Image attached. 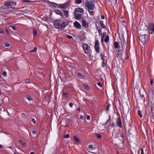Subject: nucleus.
Segmentation results:
<instances>
[{
	"label": "nucleus",
	"mask_w": 154,
	"mask_h": 154,
	"mask_svg": "<svg viewBox=\"0 0 154 154\" xmlns=\"http://www.w3.org/2000/svg\"><path fill=\"white\" fill-rule=\"evenodd\" d=\"M27 98L29 101L32 100V99L30 94H28L26 96Z\"/></svg>",
	"instance_id": "nucleus-23"
},
{
	"label": "nucleus",
	"mask_w": 154,
	"mask_h": 154,
	"mask_svg": "<svg viewBox=\"0 0 154 154\" xmlns=\"http://www.w3.org/2000/svg\"><path fill=\"white\" fill-rule=\"evenodd\" d=\"M149 29V33L151 34L154 32V23H151L150 24Z\"/></svg>",
	"instance_id": "nucleus-5"
},
{
	"label": "nucleus",
	"mask_w": 154,
	"mask_h": 154,
	"mask_svg": "<svg viewBox=\"0 0 154 154\" xmlns=\"http://www.w3.org/2000/svg\"><path fill=\"white\" fill-rule=\"evenodd\" d=\"M68 7V5L66 3L60 4V5L58 6V8H66Z\"/></svg>",
	"instance_id": "nucleus-13"
},
{
	"label": "nucleus",
	"mask_w": 154,
	"mask_h": 154,
	"mask_svg": "<svg viewBox=\"0 0 154 154\" xmlns=\"http://www.w3.org/2000/svg\"><path fill=\"white\" fill-rule=\"evenodd\" d=\"M23 2H29V1L28 0H22Z\"/></svg>",
	"instance_id": "nucleus-50"
},
{
	"label": "nucleus",
	"mask_w": 154,
	"mask_h": 154,
	"mask_svg": "<svg viewBox=\"0 0 154 154\" xmlns=\"http://www.w3.org/2000/svg\"><path fill=\"white\" fill-rule=\"evenodd\" d=\"M98 32H99V34L100 35V34H102V32H101V31L100 30V29H98Z\"/></svg>",
	"instance_id": "nucleus-53"
},
{
	"label": "nucleus",
	"mask_w": 154,
	"mask_h": 154,
	"mask_svg": "<svg viewBox=\"0 0 154 154\" xmlns=\"http://www.w3.org/2000/svg\"><path fill=\"white\" fill-rule=\"evenodd\" d=\"M77 75L79 77H81V78H83L84 77V75L81 73L78 72L77 73Z\"/></svg>",
	"instance_id": "nucleus-25"
},
{
	"label": "nucleus",
	"mask_w": 154,
	"mask_h": 154,
	"mask_svg": "<svg viewBox=\"0 0 154 154\" xmlns=\"http://www.w3.org/2000/svg\"><path fill=\"white\" fill-rule=\"evenodd\" d=\"M105 34H106V33H103V35L102 37L101 38V42L102 43L103 42V37L105 36Z\"/></svg>",
	"instance_id": "nucleus-37"
},
{
	"label": "nucleus",
	"mask_w": 154,
	"mask_h": 154,
	"mask_svg": "<svg viewBox=\"0 0 154 154\" xmlns=\"http://www.w3.org/2000/svg\"><path fill=\"white\" fill-rule=\"evenodd\" d=\"M101 59L103 60V54H101Z\"/></svg>",
	"instance_id": "nucleus-55"
},
{
	"label": "nucleus",
	"mask_w": 154,
	"mask_h": 154,
	"mask_svg": "<svg viewBox=\"0 0 154 154\" xmlns=\"http://www.w3.org/2000/svg\"><path fill=\"white\" fill-rule=\"evenodd\" d=\"M141 154H144L143 152V149L142 148L141 149Z\"/></svg>",
	"instance_id": "nucleus-52"
},
{
	"label": "nucleus",
	"mask_w": 154,
	"mask_h": 154,
	"mask_svg": "<svg viewBox=\"0 0 154 154\" xmlns=\"http://www.w3.org/2000/svg\"><path fill=\"white\" fill-rule=\"evenodd\" d=\"M32 132L33 134H36V132L35 131H33Z\"/></svg>",
	"instance_id": "nucleus-58"
},
{
	"label": "nucleus",
	"mask_w": 154,
	"mask_h": 154,
	"mask_svg": "<svg viewBox=\"0 0 154 154\" xmlns=\"http://www.w3.org/2000/svg\"><path fill=\"white\" fill-rule=\"evenodd\" d=\"M75 3L77 4H80L82 2V0H75Z\"/></svg>",
	"instance_id": "nucleus-29"
},
{
	"label": "nucleus",
	"mask_w": 154,
	"mask_h": 154,
	"mask_svg": "<svg viewBox=\"0 0 154 154\" xmlns=\"http://www.w3.org/2000/svg\"><path fill=\"white\" fill-rule=\"evenodd\" d=\"M34 34L35 35H37V32H36V31H35V30H34Z\"/></svg>",
	"instance_id": "nucleus-57"
},
{
	"label": "nucleus",
	"mask_w": 154,
	"mask_h": 154,
	"mask_svg": "<svg viewBox=\"0 0 154 154\" xmlns=\"http://www.w3.org/2000/svg\"><path fill=\"white\" fill-rule=\"evenodd\" d=\"M153 108L152 107H151L150 108V110H149V116H150V117H151V116H153L154 115V111L153 110Z\"/></svg>",
	"instance_id": "nucleus-16"
},
{
	"label": "nucleus",
	"mask_w": 154,
	"mask_h": 154,
	"mask_svg": "<svg viewBox=\"0 0 154 154\" xmlns=\"http://www.w3.org/2000/svg\"><path fill=\"white\" fill-rule=\"evenodd\" d=\"M32 121L35 124L36 123V121L35 120L34 118L32 119Z\"/></svg>",
	"instance_id": "nucleus-40"
},
{
	"label": "nucleus",
	"mask_w": 154,
	"mask_h": 154,
	"mask_svg": "<svg viewBox=\"0 0 154 154\" xmlns=\"http://www.w3.org/2000/svg\"><path fill=\"white\" fill-rule=\"evenodd\" d=\"M95 45H99V42L98 40L96 41Z\"/></svg>",
	"instance_id": "nucleus-44"
},
{
	"label": "nucleus",
	"mask_w": 154,
	"mask_h": 154,
	"mask_svg": "<svg viewBox=\"0 0 154 154\" xmlns=\"http://www.w3.org/2000/svg\"><path fill=\"white\" fill-rule=\"evenodd\" d=\"M69 106L70 107L72 108V107L73 106V104L72 103H69Z\"/></svg>",
	"instance_id": "nucleus-47"
},
{
	"label": "nucleus",
	"mask_w": 154,
	"mask_h": 154,
	"mask_svg": "<svg viewBox=\"0 0 154 154\" xmlns=\"http://www.w3.org/2000/svg\"><path fill=\"white\" fill-rule=\"evenodd\" d=\"M97 85L99 86L100 87H102V85H101V83L100 82H98L97 83Z\"/></svg>",
	"instance_id": "nucleus-42"
},
{
	"label": "nucleus",
	"mask_w": 154,
	"mask_h": 154,
	"mask_svg": "<svg viewBox=\"0 0 154 154\" xmlns=\"http://www.w3.org/2000/svg\"><path fill=\"white\" fill-rule=\"evenodd\" d=\"M4 5L5 7V8H10L11 7V3L9 2H5Z\"/></svg>",
	"instance_id": "nucleus-12"
},
{
	"label": "nucleus",
	"mask_w": 154,
	"mask_h": 154,
	"mask_svg": "<svg viewBox=\"0 0 154 154\" xmlns=\"http://www.w3.org/2000/svg\"><path fill=\"white\" fill-rule=\"evenodd\" d=\"M119 44L118 42H116L114 43V45L115 48L120 49V47L119 46Z\"/></svg>",
	"instance_id": "nucleus-18"
},
{
	"label": "nucleus",
	"mask_w": 154,
	"mask_h": 154,
	"mask_svg": "<svg viewBox=\"0 0 154 154\" xmlns=\"http://www.w3.org/2000/svg\"><path fill=\"white\" fill-rule=\"evenodd\" d=\"M74 26L77 29H80L81 26L80 24L78 22L75 21L74 23Z\"/></svg>",
	"instance_id": "nucleus-15"
},
{
	"label": "nucleus",
	"mask_w": 154,
	"mask_h": 154,
	"mask_svg": "<svg viewBox=\"0 0 154 154\" xmlns=\"http://www.w3.org/2000/svg\"><path fill=\"white\" fill-rule=\"evenodd\" d=\"M63 96L65 97H67L68 96V93H63Z\"/></svg>",
	"instance_id": "nucleus-31"
},
{
	"label": "nucleus",
	"mask_w": 154,
	"mask_h": 154,
	"mask_svg": "<svg viewBox=\"0 0 154 154\" xmlns=\"http://www.w3.org/2000/svg\"><path fill=\"white\" fill-rule=\"evenodd\" d=\"M139 39L140 41V44L144 45L146 43V40L147 39V36L146 35L144 34L140 35L139 36Z\"/></svg>",
	"instance_id": "nucleus-3"
},
{
	"label": "nucleus",
	"mask_w": 154,
	"mask_h": 154,
	"mask_svg": "<svg viewBox=\"0 0 154 154\" xmlns=\"http://www.w3.org/2000/svg\"><path fill=\"white\" fill-rule=\"evenodd\" d=\"M115 126V124L114 123H112L110 125V126L111 127H114Z\"/></svg>",
	"instance_id": "nucleus-41"
},
{
	"label": "nucleus",
	"mask_w": 154,
	"mask_h": 154,
	"mask_svg": "<svg viewBox=\"0 0 154 154\" xmlns=\"http://www.w3.org/2000/svg\"><path fill=\"white\" fill-rule=\"evenodd\" d=\"M5 33V31L2 30V29H0V33L3 34Z\"/></svg>",
	"instance_id": "nucleus-45"
},
{
	"label": "nucleus",
	"mask_w": 154,
	"mask_h": 154,
	"mask_svg": "<svg viewBox=\"0 0 154 154\" xmlns=\"http://www.w3.org/2000/svg\"><path fill=\"white\" fill-rule=\"evenodd\" d=\"M54 12L56 14L60 15L61 16H62L63 17H64L62 12L60 10L58 9H56L54 11Z\"/></svg>",
	"instance_id": "nucleus-10"
},
{
	"label": "nucleus",
	"mask_w": 154,
	"mask_h": 154,
	"mask_svg": "<svg viewBox=\"0 0 154 154\" xmlns=\"http://www.w3.org/2000/svg\"><path fill=\"white\" fill-rule=\"evenodd\" d=\"M77 13L78 12L81 13H83L84 12V10L83 8H76L75 9V11Z\"/></svg>",
	"instance_id": "nucleus-14"
},
{
	"label": "nucleus",
	"mask_w": 154,
	"mask_h": 154,
	"mask_svg": "<svg viewBox=\"0 0 154 154\" xmlns=\"http://www.w3.org/2000/svg\"><path fill=\"white\" fill-rule=\"evenodd\" d=\"M30 154H35V153L34 152H30Z\"/></svg>",
	"instance_id": "nucleus-64"
},
{
	"label": "nucleus",
	"mask_w": 154,
	"mask_h": 154,
	"mask_svg": "<svg viewBox=\"0 0 154 154\" xmlns=\"http://www.w3.org/2000/svg\"><path fill=\"white\" fill-rule=\"evenodd\" d=\"M19 143L20 144L23 146H26V143L23 141L22 140H20L19 141Z\"/></svg>",
	"instance_id": "nucleus-21"
},
{
	"label": "nucleus",
	"mask_w": 154,
	"mask_h": 154,
	"mask_svg": "<svg viewBox=\"0 0 154 154\" xmlns=\"http://www.w3.org/2000/svg\"><path fill=\"white\" fill-rule=\"evenodd\" d=\"M37 49V47H35L34 48V49L33 50L30 51V52H35L36 51Z\"/></svg>",
	"instance_id": "nucleus-34"
},
{
	"label": "nucleus",
	"mask_w": 154,
	"mask_h": 154,
	"mask_svg": "<svg viewBox=\"0 0 154 154\" xmlns=\"http://www.w3.org/2000/svg\"><path fill=\"white\" fill-rule=\"evenodd\" d=\"M11 2V6L12 5H13L14 6H15L16 5V2H14V1H13L12 2Z\"/></svg>",
	"instance_id": "nucleus-35"
},
{
	"label": "nucleus",
	"mask_w": 154,
	"mask_h": 154,
	"mask_svg": "<svg viewBox=\"0 0 154 154\" xmlns=\"http://www.w3.org/2000/svg\"><path fill=\"white\" fill-rule=\"evenodd\" d=\"M96 135L97 136V137L98 139H100L101 137V136L99 134H96Z\"/></svg>",
	"instance_id": "nucleus-38"
},
{
	"label": "nucleus",
	"mask_w": 154,
	"mask_h": 154,
	"mask_svg": "<svg viewBox=\"0 0 154 154\" xmlns=\"http://www.w3.org/2000/svg\"><path fill=\"white\" fill-rule=\"evenodd\" d=\"M125 40H123V42L122 43V47H123V46H124V47H125Z\"/></svg>",
	"instance_id": "nucleus-33"
},
{
	"label": "nucleus",
	"mask_w": 154,
	"mask_h": 154,
	"mask_svg": "<svg viewBox=\"0 0 154 154\" xmlns=\"http://www.w3.org/2000/svg\"><path fill=\"white\" fill-rule=\"evenodd\" d=\"M138 115L139 116V117L140 118H142L143 116L142 114L141 111L140 110H139L138 111Z\"/></svg>",
	"instance_id": "nucleus-28"
},
{
	"label": "nucleus",
	"mask_w": 154,
	"mask_h": 154,
	"mask_svg": "<svg viewBox=\"0 0 154 154\" xmlns=\"http://www.w3.org/2000/svg\"><path fill=\"white\" fill-rule=\"evenodd\" d=\"M57 4L55 2H52V5H57Z\"/></svg>",
	"instance_id": "nucleus-59"
},
{
	"label": "nucleus",
	"mask_w": 154,
	"mask_h": 154,
	"mask_svg": "<svg viewBox=\"0 0 154 154\" xmlns=\"http://www.w3.org/2000/svg\"><path fill=\"white\" fill-rule=\"evenodd\" d=\"M10 43H5V46L6 47H8L10 46Z\"/></svg>",
	"instance_id": "nucleus-39"
},
{
	"label": "nucleus",
	"mask_w": 154,
	"mask_h": 154,
	"mask_svg": "<svg viewBox=\"0 0 154 154\" xmlns=\"http://www.w3.org/2000/svg\"><path fill=\"white\" fill-rule=\"evenodd\" d=\"M67 37L69 39H71L72 38V36L69 35H67Z\"/></svg>",
	"instance_id": "nucleus-49"
},
{
	"label": "nucleus",
	"mask_w": 154,
	"mask_h": 154,
	"mask_svg": "<svg viewBox=\"0 0 154 154\" xmlns=\"http://www.w3.org/2000/svg\"><path fill=\"white\" fill-rule=\"evenodd\" d=\"M22 117H25L26 116V115L24 113H22Z\"/></svg>",
	"instance_id": "nucleus-54"
},
{
	"label": "nucleus",
	"mask_w": 154,
	"mask_h": 154,
	"mask_svg": "<svg viewBox=\"0 0 154 154\" xmlns=\"http://www.w3.org/2000/svg\"><path fill=\"white\" fill-rule=\"evenodd\" d=\"M74 14L75 16V19L76 20H79L81 17L82 14H78L75 12H74Z\"/></svg>",
	"instance_id": "nucleus-8"
},
{
	"label": "nucleus",
	"mask_w": 154,
	"mask_h": 154,
	"mask_svg": "<svg viewBox=\"0 0 154 154\" xmlns=\"http://www.w3.org/2000/svg\"><path fill=\"white\" fill-rule=\"evenodd\" d=\"M109 35L106 36L105 38L104 42H108L109 40Z\"/></svg>",
	"instance_id": "nucleus-27"
},
{
	"label": "nucleus",
	"mask_w": 154,
	"mask_h": 154,
	"mask_svg": "<svg viewBox=\"0 0 154 154\" xmlns=\"http://www.w3.org/2000/svg\"><path fill=\"white\" fill-rule=\"evenodd\" d=\"M153 119V121H154V115H153V116H151Z\"/></svg>",
	"instance_id": "nucleus-63"
},
{
	"label": "nucleus",
	"mask_w": 154,
	"mask_h": 154,
	"mask_svg": "<svg viewBox=\"0 0 154 154\" xmlns=\"http://www.w3.org/2000/svg\"><path fill=\"white\" fill-rule=\"evenodd\" d=\"M13 30H16V27L15 26H13V25H11L10 26Z\"/></svg>",
	"instance_id": "nucleus-43"
},
{
	"label": "nucleus",
	"mask_w": 154,
	"mask_h": 154,
	"mask_svg": "<svg viewBox=\"0 0 154 154\" xmlns=\"http://www.w3.org/2000/svg\"><path fill=\"white\" fill-rule=\"evenodd\" d=\"M5 29H6V32L8 34H9V32L7 28H6Z\"/></svg>",
	"instance_id": "nucleus-56"
},
{
	"label": "nucleus",
	"mask_w": 154,
	"mask_h": 154,
	"mask_svg": "<svg viewBox=\"0 0 154 154\" xmlns=\"http://www.w3.org/2000/svg\"><path fill=\"white\" fill-rule=\"evenodd\" d=\"M104 18V17L103 15H101V18L102 19H103Z\"/></svg>",
	"instance_id": "nucleus-61"
},
{
	"label": "nucleus",
	"mask_w": 154,
	"mask_h": 154,
	"mask_svg": "<svg viewBox=\"0 0 154 154\" xmlns=\"http://www.w3.org/2000/svg\"><path fill=\"white\" fill-rule=\"evenodd\" d=\"M154 88L153 87H150L149 90V94L152 97H153L154 95V92L153 91Z\"/></svg>",
	"instance_id": "nucleus-7"
},
{
	"label": "nucleus",
	"mask_w": 154,
	"mask_h": 154,
	"mask_svg": "<svg viewBox=\"0 0 154 154\" xmlns=\"http://www.w3.org/2000/svg\"><path fill=\"white\" fill-rule=\"evenodd\" d=\"M86 119L87 120H90V117L89 115H87L86 116Z\"/></svg>",
	"instance_id": "nucleus-48"
},
{
	"label": "nucleus",
	"mask_w": 154,
	"mask_h": 154,
	"mask_svg": "<svg viewBox=\"0 0 154 154\" xmlns=\"http://www.w3.org/2000/svg\"><path fill=\"white\" fill-rule=\"evenodd\" d=\"M100 24L102 27L104 28L105 27V25L103 24V21H100Z\"/></svg>",
	"instance_id": "nucleus-30"
},
{
	"label": "nucleus",
	"mask_w": 154,
	"mask_h": 154,
	"mask_svg": "<svg viewBox=\"0 0 154 154\" xmlns=\"http://www.w3.org/2000/svg\"><path fill=\"white\" fill-rule=\"evenodd\" d=\"M63 14H64V16L67 17L68 16V14H69V11L67 10H63Z\"/></svg>",
	"instance_id": "nucleus-19"
},
{
	"label": "nucleus",
	"mask_w": 154,
	"mask_h": 154,
	"mask_svg": "<svg viewBox=\"0 0 154 154\" xmlns=\"http://www.w3.org/2000/svg\"><path fill=\"white\" fill-rule=\"evenodd\" d=\"M73 138L75 141L76 142H78L79 141V139L76 136H74L73 137Z\"/></svg>",
	"instance_id": "nucleus-26"
},
{
	"label": "nucleus",
	"mask_w": 154,
	"mask_h": 154,
	"mask_svg": "<svg viewBox=\"0 0 154 154\" xmlns=\"http://www.w3.org/2000/svg\"><path fill=\"white\" fill-rule=\"evenodd\" d=\"M85 52L86 54H90L91 50L90 46L86 44H84L82 45Z\"/></svg>",
	"instance_id": "nucleus-4"
},
{
	"label": "nucleus",
	"mask_w": 154,
	"mask_h": 154,
	"mask_svg": "<svg viewBox=\"0 0 154 154\" xmlns=\"http://www.w3.org/2000/svg\"><path fill=\"white\" fill-rule=\"evenodd\" d=\"M2 74L4 76H5L7 75V73L6 71H4L3 72Z\"/></svg>",
	"instance_id": "nucleus-36"
},
{
	"label": "nucleus",
	"mask_w": 154,
	"mask_h": 154,
	"mask_svg": "<svg viewBox=\"0 0 154 154\" xmlns=\"http://www.w3.org/2000/svg\"><path fill=\"white\" fill-rule=\"evenodd\" d=\"M90 10H88V11L90 14L91 15H92L94 14V11H92L91 10V11H90Z\"/></svg>",
	"instance_id": "nucleus-32"
},
{
	"label": "nucleus",
	"mask_w": 154,
	"mask_h": 154,
	"mask_svg": "<svg viewBox=\"0 0 154 154\" xmlns=\"http://www.w3.org/2000/svg\"><path fill=\"white\" fill-rule=\"evenodd\" d=\"M82 86L86 90H89L91 89L90 87L86 84H83Z\"/></svg>",
	"instance_id": "nucleus-17"
},
{
	"label": "nucleus",
	"mask_w": 154,
	"mask_h": 154,
	"mask_svg": "<svg viewBox=\"0 0 154 154\" xmlns=\"http://www.w3.org/2000/svg\"><path fill=\"white\" fill-rule=\"evenodd\" d=\"M93 146L91 145H89L88 146V149L90 151H92L93 149Z\"/></svg>",
	"instance_id": "nucleus-24"
},
{
	"label": "nucleus",
	"mask_w": 154,
	"mask_h": 154,
	"mask_svg": "<svg viewBox=\"0 0 154 154\" xmlns=\"http://www.w3.org/2000/svg\"><path fill=\"white\" fill-rule=\"evenodd\" d=\"M140 96L141 97H144V95L143 94L140 95Z\"/></svg>",
	"instance_id": "nucleus-62"
},
{
	"label": "nucleus",
	"mask_w": 154,
	"mask_h": 154,
	"mask_svg": "<svg viewBox=\"0 0 154 154\" xmlns=\"http://www.w3.org/2000/svg\"><path fill=\"white\" fill-rule=\"evenodd\" d=\"M110 120H111L110 117V116H109V119L108 120H107V121H106V122L104 124V125L105 126H107L108 125V123H109L110 122Z\"/></svg>",
	"instance_id": "nucleus-22"
},
{
	"label": "nucleus",
	"mask_w": 154,
	"mask_h": 154,
	"mask_svg": "<svg viewBox=\"0 0 154 154\" xmlns=\"http://www.w3.org/2000/svg\"><path fill=\"white\" fill-rule=\"evenodd\" d=\"M94 48L97 52L98 53L99 51V45H94Z\"/></svg>",
	"instance_id": "nucleus-20"
},
{
	"label": "nucleus",
	"mask_w": 154,
	"mask_h": 154,
	"mask_svg": "<svg viewBox=\"0 0 154 154\" xmlns=\"http://www.w3.org/2000/svg\"><path fill=\"white\" fill-rule=\"evenodd\" d=\"M118 53L117 54V57L119 60H120L122 58V51L121 50H118Z\"/></svg>",
	"instance_id": "nucleus-9"
},
{
	"label": "nucleus",
	"mask_w": 154,
	"mask_h": 154,
	"mask_svg": "<svg viewBox=\"0 0 154 154\" xmlns=\"http://www.w3.org/2000/svg\"><path fill=\"white\" fill-rule=\"evenodd\" d=\"M69 134H66L65 135V138H68V137H69Z\"/></svg>",
	"instance_id": "nucleus-51"
},
{
	"label": "nucleus",
	"mask_w": 154,
	"mask_h": 154,
	"mask_svg": "<svg viewBox=\"0 0 154 154\" xmlns=\"http://www.w3.org/2000/svg\"><path fill=\"white\" fill-rule=\"evenodd\" d=\"M69 23L68 21L62 22L60 19L55 20H54V25L55 27L59 29L60 28H64Z\"/></svg>",
	"instance_id": "nucleus-1"
},
{
	"label": "nucleus",
	"mask_w": 154,
	"mask_h": 154,
	"mask_svg": "<svg viewBox=\"0 0 154 154\" xmlns=\"http://www.w3.org/2000/svg\"><path fill=\"white\" fill-rule=\"evenodd\" d=\"M80 119H83V116H80L79 117Z\"/></svg>",
	"instance_id": "nucleus-60"
},
{
	"label": "nucleus",
	"mask_w": 154,
	"mask_h": 154,
	"mask_svg": "<svg viewBox=\"0 0 154 154\" xmlns=\"http://www.w3.org/2000/svg\"><path fill=\"white\" fill-rule=\"evenodd\" d=\"M93 3H94V1L87 2H83V3L85 4V6L88 8V10H91L92 11L94 10L95 7L94 4Z\"/></svg>",
	"instance_id": "nucleus-2"
},
{
	"label": "nucleus",
	"mask_w": 154,
	"mask_h": 154,
	"mask_svg": "<svg viewBox=\"0 0 154 154\" xmlns=\"http://www.w3.org/2000/svg\"><path fill=\"white\" fill-rule=\"evenodd\" d=\"M153 82V80L152 79L151 81H150V83L151 84V86L150 87H153L152 84Z\"/></svg>",
	"instance_id": "nucleus-46"
},
{
	"label": "nucleus",
	"mask_w": 154,
	"mask_h": 154,
	"mask_svg": "<svg viewBox=\"0 0 154 154\" xmlns=\"http://www.w3.org/2000/svg\"><path fill=\"white\" fill-rule=\"evenodd\" d=\"M116 125L120 128H122L121 122L119 118H117L116 119Z\"/></svg>",
	"instance_id": "nucleus-6"
},
{
	"label": "nucleus",
	"mask_w": 154,
	"mask_h": 154,
	"mask_svg": "<svg viewBox=\"0 0 154 154\" xmlns=\"http://www.w3.org/2000/svg\"><path fill=\"white\" fill-rule=\"evenodd\" d=\"M82 25L83 26L87 27L88 26V24L86 23L85 20L82 19Z\"/></svg>",
	"instance_id": "nucleus-11"
}]
</instances>
